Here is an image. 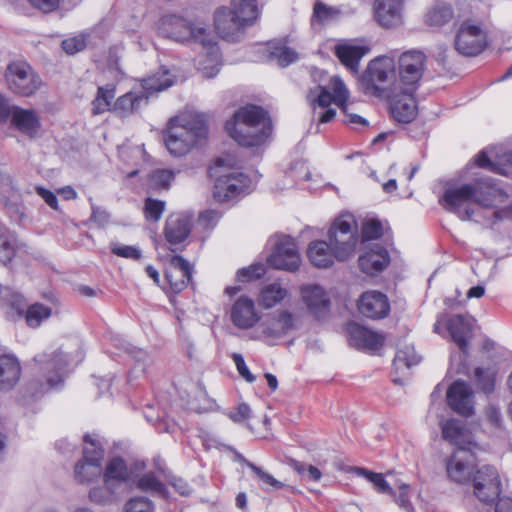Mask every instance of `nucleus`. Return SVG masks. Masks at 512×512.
Masks as SVG:
<instances>
[{"label":"nucleus","instance_id":"f257e3e1","mask_svg":"<svg viewBox=\"0 0 512 512\" xmlns=\"http://www.w3.org/2000/svg\"><path fill=\"white\" fill-rule=\"evenodd\" d=\"M507 198L502 188L492 179L486 178L474 184L447 188L440 203L461 220L481 222L480 218H485L496 224L503 219H512V205L500 207Z\"/></svg>","mask_w":512,"mask_h":512},{"label":"nucleus","instance_id":"f03ea898","mask_svg":"<svg viewBox=\"0 0 512 512\" xmlns=\"http://www.w3.org/2000/svg\"><path fill=\"white\" fill-rule=\"evenodd\" d=\"M159 33L178 42L194 40L201 43L205 58L199 61V69L207 78L216 76L220 71V52L214 37L207 26L200 21H188L180 16L165 15L158 23Z\"/></svg>","mask_w":512,"mask_h":512},{"label":"nucleus","instance_id":"7ed1b4c3","mask_svg":"<svg viewBox=\"0 0 512 512\" xmlns=\"http://www.w3.org/2000/svg\"><path fill=\"white\" fill-rule=\"evenodd\" d=\"M230 137L243 147L263 145L272 133V122L267 112L256 105L239 108L226 122Z\"/></svg>","mask_w":512,"mask_h":512},{"label":"nucleus","instance_id":"20e7f679","mask_svg":"<svg viewBox=\"0 0 512 512\" xmlns=\"http://www.w3.org/2000/svg\"><path fill=\"white\" fill-rule=\"evenodd\" d=\"M207 134L204 117L198 113L186 111L169 120L164 133V142L172 156L182 157L200 144Z\"/></svg>","mask_w":512,"mask_h":512},{"label":"nucleus","instance_id":"39448f33","mask_svg":"<svg viewBox=\"0 0 512 512\" xmlns=\"http://www.w3.org/2000/svg\"><path fill=\"white\" fill-rule=\"evenodd\" d=\"M209 173L215 179L213 196L218 202L232 201L251 190L249 177L237 170H231L223 158H218L214 162Z\"/></svg>","mask_w":512,"mask_h":512},{"label":"nucleus","instance_id":"423d86ee","mask_svg":"<svg viewBox=\"0 0 512 512\" xmlns=\"http://www.w3.org/2000/svg\"><path fill=\"white\" fill-rule=\"evenodd\" d=\"M365 93L378 97H390L396 94L398 83L394 60L381 56L369 62L361 77Z\"/></svg>","mask_w":512,"mask_h":512},{"label":"nucleus","instance_id":"0eeeda50","mask_svg":"<svg viewBox=\"0 0 512 512\" xmlns=\"http://www.w3.org/2000/svg\"><path fill=\"white\" fill-rule=\"evenodd\" d=\"M330 246L335 249L336 260L345 261L350 258L358 243L357 222L352 214L339 215L328 230Z\"/></svg>","mask_w":512,"mask_h":512},{"label":"nucleus","instance_id":"6e6552de","mask_svg":"<svg viewBox=\"0 0 512 512\" xmlns=\"http://www.w3.org/2000/svg\"><path fill=\"white\" fill-rule=\"evenodd\" d=\"M6 80L13 93L24 97L33 95L42 86L39 75L24 61H14L8 65Z\"/></svg>","mask_w":512,"mask_h":512},{"label":"nucleus","instance_id":"1a4fd4ad","mask_svg":"<svg viewBox=\"0 0 512 512\" xmlns=\"http://www.w3.org/2000/svg\"><path fill=\"white\" fill-rule=\"evenodd\" d=\"M104 449L91 436L84 437L83 459L75 466V478L80 483H90L102 474Z\"/></svg>","mask_w":512,"mask_h":512},{"label":"nucleus","instance_id":"9d476101","mask_svg":"<svg viewBox=\"0 0 512 512\" xmlns=\"http://www.w3.org/2000/svg\"><path fill=\"white\" fill-rule=\"evenodd\" d=\"M426 56L423 52L412 50L403 53L399 59L398 88L415 91L425 68Z\"/></svg>","mask_w":512,"mask_h":512},{"label":"nucleus","instance_id":"9b49d317","mask_svg":"<svg viewBox=\"0 0 512 512\" xmlns=\"http://www.w3.org/2000/svg\"><path fill=\"white\" fill-rule=\"evenodd\" d=\"M268 264L278 270L295 272L301 265V257L293 238L280 236L267 258Z\"/></svg>","mask_w":512,"mask_h":512},{"label":"nucleus","instance_id":"f8f14e48","mask_svg":"<svg viewBox=\"0 0 512 512\" xmlns=\"http://www.w3.org/2000/svg\"><path fill=\"white\" fill-rule=\"evenodd\" d=\"M38 361V359H36ZM42 363V370L44 371L46 384H41L39 391L33 392L32 396L47 392L49 389L58 388L64 381L67 373V367L70 363L67 355L62 351L57 350L49 355H45L44 359H39Z\"/></svg>","mask_w":512,"mask_h":512},{"label":"nucleus","instance_id":"ddd939ff","mask_svg":"<svg viewBox=\"0 0 512 512\" xmlns=\"http://www.w3.org/2000/svg\"><path fill=\"white\" fill-rule=\"evenodd\" d=\"M485 46L486 34L479 25L471 21L460 24L455 37V48L460 54L475 56L481 53Z\"/></svg>","mask_w":512,"mask_h":512},{"label":"nucleus","instance_id":"4468645a","mask_svg":"<svg viewBox=\"0 0 512 512\" xmlns=\"http://www.w3.org/2000/svg\"><path fill=\"white\" fill-rule=\"evenodd\" d=\"M471 480L473 481L474 494L484 503H492L499 497L501 482L497 470L490 465H484L475 470Z\"/></svg>","mask_w":512,"mask_h":512},{"label":"nucleus","instance_id":"2eb2a0df","mask_svg":"<svg viewBox=\"0 0 512 512\" xmlns=\"http://www.w3.org/2000/svg\"><path fill=\"white\" fill-rule=\"evenodd\" d=\"M475 456L469 447H461L454 450L446 461L448 478L456 483L471 481L475 472Z\"/></svg>","mask_w":512,"mask_h":512},{"label":"nucleus","instance_id":"dca6fc26","mask_svg":"<svg viewBox=\"0 0 512 512\" xmlns=\"http://www.w3.org/2000/svg\"><path fill=\"white\" fill-rule=\"evenodd\" d=\"M293 328V315L287 311H280L268 316L259 326L256 340L271 342L287 334Z\"/></svg>","mask_w":512,"mask_h":512},{"label":"nucleus","instance_id":"f3484780","mask_svg":"<svg viewBox=\"0 0 512 512\" xmlns=\"http://www.w3.org/2000/svg\"><path fill=\"white\" fill-rule=\"evenodd\" d=\"M214 26L217 34L228 42L239 41L248 27L225 6L215 11Z\"/></svg>","mask_w":512,"mask_h":512},{"label":"nucleus","instance_id":"a211bd4d","mask_svg":"<svg viewBox=\"0 0 512 512\" xmlns=\"http://www.w3.org/2000/svg\"><path fill=\"white\" fill-rule=\"evenodd\" d=\"M447 402L456 413L469 417L474 412V393L463 381H455L447 391Z\"/></svg>","mask_w":512,"mask_h":512},{"label":"nucleus","instance_id":"6ab92c4d","mask_svg":"<svg viewBox=\"0 0 512 512\" xmlns=\"http://www.w3.org/2000/svg\"><path fill=\"white\" fill-rule=\"evenodd\" d=\"M9 119L11 127L29 138L36 137L41 129L40 116L33 109L12 105Z\"/></svg>","mask_w":512,"mask_h":512},{"label":"nucleus","instance_id":"aec40b11","mask_svg":"<svg viewBox=\"0 0 512 512\" xmlns=\"http://www.w3.org/2000/svg\"><path fill=\"white\" fill-rule=\"evenodd\" d=\"M414 91L399 88L391 98V115L399 123H410L417 116V105L413 97Z\"/></svg>","mask_w":512,"mask_h":512},{"label":"nucleus","instance_id":"412c9836","mask_svg":"<svg viewBox=\"0 0 512 512\" xmlns=\"http://www.w3.org/2000/svg\"><path fill=\"white\" fill-rule=\"evenodd\" d=\"M165 276L173 292L184 290L192 277V268L181 256H173L166 268Z\"/></svg>","mask_w":512,"mask_h":512},{"label":"nucleus","instance_id":"4be33fe9","mask_svg":"<svg viewBox=\"0 0 512 512\" xmlns=\"http://www.w3.org/2000/svg\"><path fill=\"white\" fill-rule=\"evenodd\" d=\"M358 309L368 318L380 319L388 315L390 305L385 294L378 291H367L361 295Z\"/></svg>","mask_w":512,"mask_h":512},{"label":"nucleus","instance_id":"5701e85b","mask_svg":"<svg viewBox=\"0 0 512 512\" xmlns=\"http://www.w3.org/2000/svg\"><path fill=\"white\" fill-rule=\"evenodd\" d=\"M301 300L308 312L317 318L328 313L330 299L325 290L319 285H306L301 288Z\"/></svg>","mask_w":512,"mask_h":512},{"label":"nucleus","instance_id":"b1692460","mask_svg":"<svg viewBox=\"0 0 512 512\" xmlns=\"http://www.w3.org/2000/svg\"><path fill=\"white\" fill-rule=\"evenodd\" d=\"M232 323L239 329H250L260 321L254 302L248 297H240L230 312Z\"/></svg>","mask_w":512,"mask_h":512},{"label":"nucleus","instance_id":"393cba45","mask_svg":"<svg viewBox=\"0 0 512 512\" xmlns=\"http://www.w3.org/2000/svg\"><path fill=\"white\" fill-rule=\"evenodd\" d=\"M473 323L472 317L464 315H453L445 322L451 339L464 354L467 351L468 340L472 337Z\"/></svg>","mask_w":512,"mask_h":512},{"label":"nucleus","instance_id":"a878e982","mask_svg":"<svg viewBox=\"0 0 512 512\" xmlns=\"http://www.w3.org/2000/svg\"><path fill=\"white\" fill-rule=\"evenodd\" d=\"M374 15L384 28L397 27L402 23V0H375Z\"/></svg>","mask_w":512,"mask_h":512},{"label":"nucleus","instance_id":"bb28decb","mask_svg":"<svg viewBox=\"0 0 512 512\" xmlns=\"http://www.w3.org/2000/svg\"><path fill=\"white\" fill-rule=\"evenodd\" d=\"M192 227L191 217L185 214H173L166 220L164 235L170 246L183 243L189 236Z\"/></svg>","mask_w":512,"mask_h":512},{"label":"nucleus","instance_id":"cd10ccee","mask_svg":"<svg viewBox=\"0 0 512 512\" xmlns=\"http://www.w3.org/2000/svg\"><path fill=\"white\" fill-rule=\"evenodd\" d=\"M349 343L359 350L375 351L379 349L384 342L383 337L356 323L348 325Z\"/></svg>","mask_w":512,"mask_h":512},{"label":"nucleus","instance_id":"c85d7f7f","mask_svg":"<svg viewBox=\"0 0 512 512\" xmlns=\"http://www.w3.org/2000/svg\"><path fill=\"white\" fill-rule=\"evenodd\" d=\"M388 251L381 245L375 244L369 251L359 257V267L366 274L381 272L389 264Z\"/></svg>","mask_w":512,"mask_h":512},{"label":"nucleus","instance_id":"c756f323","mask_svg":"<svg viewBox=\"0 0 512 512\" xmlns=\"http://www.w3.org/2000/svg\"><path fill=\"white\" fill-rule=\"evenodd\" d=\"M148 103V95L142 90H133L120 96L113 104L112 112L120 117H127L137 112Z\"/></svg>","mask_w":512,"mask_h":512},{"label":"nucleus","instance_id":"7c9ffc66","mask_svg":"<svg viewBox=\"0 0 512 512\" xmlns=\"http://www.w3.org/2000/svg\"><path fill=\"white\" fill-rule=\"evenodd\" d=\"M334 52L346 68L357 73L359 69V62L368 52V48L349 41H344L335 46Z\"/></svg>","mask_w":512,"mask_h":512},{"label":"nucleus","instance_id":"2f4dec72","mask_svg":"<svg viewBox=\"0 0 512 512\" xmlns=\"http://www.w3.org/2000/svg\"><path fill=\"white\" fill-rule=\"evenodd\" d=\"M443 438L452 445L461 447H470L473 444L471 432L465 425L456 419H450L441 426Z\"/></svg>","mask_w":512,"mask_h":512},{"label":"nucleus","instance_id":"473e14b6","mask_svg":"<svg viewBox=\"0 0 512 512\" xmlns=\"http://www.w3.org/2000/svg\"><path fill=\"white\" fill-rule=\"evenodd\" d=\"M21 366L16 357L5 354L0 356V390L9 391L19 382Z\"/></svg>","mask_w":512,"mask_h":512},{"label":"nucleus","instance_id":"72a5a7b5","mask_svg":"<svg viewBox=\"0 0 512 512\" xmlns=\"http://www.w3.org/2000/svg\"><path fill=\"white\" fill-rule=\"evenodd\" d=\"M307 255L310 262L318 268H328L336 259L335 249L329 242L323 240L313 241L309 244Z\"/></svg>","mask_w":512,"mask_h":512},{"label":"nucleus","instance_id":"f704fd0d","mask_svg":"<svg viewBox=\"0 0 512 512\" xmlns=\"http://www.w3.org/2000/svg\"><path fill=\"white\" fill-rule=\"evenodd\" d=\"M228 8L248 27L255 23L260 13L257 0H231Z\"/></svg>","mask_w":512,"mask_h":512},{"label":"nucleus","instance_id":"c9c22d12","mask_svg":"<svg viewBox=\"0 0 512 512\" xmlns=\"http://www.w3.org/2000/svg\"><path fill=\"white\" fill-rule=\"evenodd\" d=\"M21 244L14 232L0 227V262L7 266L16 256Z\"/></svg>","mask_w":512,"mask_h":512},{"label":"nucleus","instance_id":"e433bc0d","mask_svg":"<svg viewBox=\"0 0 512 512\" xmlns=\"http://www.w3.org/2000/svg\"><path fill=\"white\" fill-rule=\"evenodd\" d=\"M475 163L477 166L486 168L492 172L508 175L510 173V167H512V151L503 153L497 162H493L487 156L486 152L482 151L475 157Z\"/></svg>","mask_w":512,"mask_h":512},{"label":"nucleus","instance_id":"4c0bfd02","mask_svg":"<svg viewBox=\"0 0 512 512\" xmlns=\"http://www.w3.org/2000/svg\"><path fill=\"white\" fill-rule=\"evenodd\" d=\"M454 18V12L450 4L437 2L427 11L425 23L431 27H441Z\"/></svg>","mask_w":512,"mask_h":512},{"label":"nucleus","instance_id":"58836bf2","mask_svg":"<svg viewBox=\"0 0 512 512\" xmlns=\"http://www.w3.org/2000/svg\"><path fill=\"white\" fill-rule=\"evenodd\" d=\"M174 84V76L167 69H162L156 74L149 76L142 80V92H145L148 97L154 93L163 91Z\"/></svg>","mask_w":512,"mask_h":512},{"label":"nucleus","instance_id":"ea45409f","mask_svg":"<svg viewBox=\"0 0 512 512\" xmlns=\"http://www.w3.org/2000/svg\"><path fill=\"white\" fill-rule=\"evenodd\" d=\"M128 479V470L123 459L115 457L111 459L103 473V480L107 485H113L116 488Z\"/></svg>","mask_w":512,"mask_h":512},{"label":"nucleus","instance_id":"a19ab883","mask_svg":"<svg viewBox=\"0 0 512 512\" xmlns=\"http://www.w3.org/2000/svg\"><path fill=\"white\" fill-rule=\"evenodd\" d=\"M288 295V290L280 283H271L262 288L258 301L266 309L276 306Z\"/></svg>","mask_w":512,"mask_h":512},{"label":"nucleus","instance_id":"79ce46f5","mask_svg":"<svg viewBox=\"0 0 512 512\" xmlns=\"http://www.w3.org/2000/svg\"><path fill=\"white\" fill-rule=\"evenodd\" d=\"M352 471L372 483L377 492L393 495L392 488L381 473H375L361 467H354Z\"/></svg>","mask_w":512,"mask_h":512},{"label":"nucleus","instance_id":"37998d69","mask_svg":"<svg viewBox=\"0 0 512 512\" xmlns=\"http://www.w3.org/2000/svg\"><path fill=\"white\" fill-rule=\"evenodd\" d=\"M103 482H105L103 480ZM118 495V488L103 483L102 486L94 487L89 491V498L93 503L104 505L111 503Z\"/></svg>","mask_w":512,"mask_h":512},{"label":"nucleus","instance_id":"c03bdc74","mask_svg":"<svg viewBox=\"0 0 512 512\" xmlns=\"http://www.w3.org/2000/svg\"><path fill=\"white\" fill-rule=\"evenodd\" d=\"M51 308L40 303L29 306L25 312V320L29 327L36 328L42 321L51 316Z\"/></svg>","mask_w":512,"mask_h":512},{"label":"nucleus","instance_id":"a18cd8bd","mask_svg":"<svg viewBox=\"0 0 512 512\" xmlns=\"http://www.w3.org/2000/svg\"><path fill=\"white\" fill-rule=\"evenodd\" d=\"M329 89L333 92V102L341 109V111H347L349 91L342 79L338 76L332 77Z\"/></svg>","mask_w":512,"mask_h":512},{"label":"nucleus","instance_id":"49530a36","mask_svg":"<svg viewBox=\"0 0 512 512\" xmlns=\"http://www.w3.org/2000/svg\"><path fill=\"white\" fill-rule=\"evenodd\" d=\"M135 486L144 492L164 493L165 487L153 472H147L134 480Z\"/></svg>","mask_w":512,"mask_h":512},{"label":"nucleus","instance_id":"de8ad7c7","mask_svg":"<svg viewBox=\"0 0 512 512\" xmlns=\"http://www.w3.org/2000/svg\"><path fill=\"white\" fill-rule=\"evenodd\" d=\"M421 360V357L416 353L412 345H404L397 351L394 359V366L399 369L402 366L410 368L411 366L417 365Z\"/></svg>","mask_w":512,"mask_h":512},{"label":"nucleus","instance_id":"09e8293b","mask_svg":"<svg viewBox=\"0 0 512 512\" xmlns=\"http://www.w3.org/2000/svg\"><path fill=\"white\" fill-rule=\"evenodd\" d=\"M340 15V11L334 7H329L322 2H316L314 5L312 24L319 23L320 25L327 24Z\"/></svg>","mask_w":512,"mask_h":512},{"label":"nucleus","instance_id":"8fccbe9b","mask_svg":"<svg viewBox=\"0 0 512 512\" xmlns=\"http://www.w3.org/2000/svg\"><path fill=\"white\" fill-rule=\"evenodd\" d=\"M496 371L493 368L477 367L474 371L476 383L480 390L491 393L495 386Z\"/></svg>","mask_w":512,"mask_h":512},{"label":"nucleus","instance_id":"3c124183","mask_svg":"<svg viewBox=\"0 0 512 512\" xmlns=\"http://www.w3.org/2000/svg\"><path fill=\"white\" fill-rule=\"evenodd\" d=\"M176 172L169 169H156L149 175V186L153 189L168 188Z\"/></svg>","mask_w":512,"mask_h":512},{"label":"nucleus","instance_id":"603ef678","mask_svg":"<svg viewBox=\"0 0 512 512\" xmlns=\"http://www.w3.org/2000/svg\"><path fill=\"white\" fill-rule=\"evenodd\" d=\"M122 512H155V504L145 496H134L126 501Z\"/></svg>","mask_w":512,"mask_h":512},{"label":"nucleus","instance_id":"864d4df0","mask_svg":"<svg viewBox=\"0 0 512 512\" xmlns=\"http://www.w3.org/2000/svg\"><path fill=\"white\" fill-rule=\"evenodd\" d=\"M270 57L272 60H275L280 67H287L298 59V54L289 47L278 46L270 52Z\"/></svg>","mask_w":512,"mask_h":512},{"label":"nucleus","instance_id":"5fc2aeb1","mask_svg":"<svg viewBox=\"0 0 512 512\" xmlns=\"http://www.w3.org/2000/svg\"><path fill=\"white\" fill-rule=\"evenodd\" d=\"M307 97L314 108L316 104L320 108H326L333 102L332 94L323 86H317L315 89L310 90Z\"/></svg>","mask_w":512,"mask_h":512},{"label":"nucleus","instance_id":"6e6d98bb","mask_svg":"<svg viewBox=\"0 0 512 512\" xmlns=\"http://www.w3.org/2000/svg\"><path fill=\"white\" fill-rule=\"evenodd\" d=\"M88 37V34L81 33L73 37L67 38L62 41V48L69 55L78 53L85 49Z\"/></svg>","mask_w":512,"mask_h":512},{"label":"nucleus","instance_id":"4d7b16f0","mask_svg":"<svg viewBox=\"0 0 512 512\" xmlns=\"http://www.w3.org/2000/svg\"><path fill=\"white\" fill-rule=\"evenodd\" d=\"M245 461V465L251 469V471L255 474V476L266 486L271 487L273 489H281L284 487V484L277 479H275L271 474L265 472L262 468L256 466L252 462H249L247 459H243Z\"/></svg>","mask_w":512,"mask_h":512},{"label":"nucleus","instance_id":"13d9d810","mask_svg":"<svg viewBox=\"0 0 512 512\" xmlns=\"http://www.w3.org/2000/svg\"><path fill=\"white\" fill-rule=\"evenodd\" d=\"M110 249L118 257L139 260L142 256L141 250L137 246L124 245L118 242H112Z\"/></svg>","mask_w":512,"mask_h":512},{"label":"nucleus","instance_id":"bf43d9fd","mask_svg":"<svg viewBox=\"0 0 512 512\" xmlns=\"http://www.w3.org/2000/svg\"><path fill=\"white\" fill-rule=\"evenodd\" d=\"M164 208L165 202L147 198L144 205V213L146 219L155 222L158 221L164 212Z\"/></svg>","mask_w":512,"mask_h":512},{"label":"nucleus","instance_id":"052dcab7","mask_svg":"<svg viewBox=\"0 0 512 512\" xmlns=\"http://www.w3.org/2000/svg\"><path fill=\"white\" fill-rule=\"evenodd\" d=\"M383 228L379 220L370 219L366 221L362 226V238L363 240H374L382 236Z\"/></svg>","mask_w":512,"mask_h":512},{"label":"nucleus","instance_id":"680f3d73","mask_svg":"<svg viewBox=\"0 0 512 512\" xmlns=\"http://www.w3.org/2000/svg\"><path fill=\"white\" fill-rule=\"evenodd\" d=\"M265 274V267L262 264H253L247 268L238 270L237 278L241 282H248L258 279Z\"/></svg>","mask_w":512,"mask_h":512},{"label":"nucleus","instance_id":"e2e57ef3","mask_svg":"<svg viewBox=\"0 0 512 512\" xmlns=\"http://www.w3.org/2000/svg\"><path fill=\"white\" fill-rule=\"evenodd\" d=\"M232 359L235 363L238 373L249 383L254 382L255 376L249 371L244 358L239 353H233Z\"/></svg>","mask_w":512,"mask_h":512},{"label":"nucleus","instance_id":"0e129e2a","mask_svg":"<svg viewBox=\"0 0 512 512\" xmlns=\"http://www.w3.org/2000/svg\"><path fill=\"white\" fill-rule=\"evenodd\" d=\"M409 486L407 484H401L399 486V495L396 498V502L400 508L406 512H415L411 502L408 499Z\"/></svg>","mask_w":512,"mask_h":512},{"label":"nucleus","instance_id":"69168bd1","mask_svg":"<svg viewBox=\"0 0 512 512\" xmlns=\"http://www.w3.org/2000/svg\"><path fill=\"white\" fill-rule=\"evenodd\" d=\"M35 189L37 194L47 203V205H49L54 210L58 209V200L52 191L41 186H38Z\"/></svg>","mask_w":512,"mask_h":512},{"label":"nucleus","instance_id":"338daca9","mask_svg":"<svg viewBox=\"0 0 512 512\" xmlns=\"http://www.w3.org/2000/svg\"><path fill=\"white\" fill-rule=\"evenodd\" d=\"M220 218V214L215 210H206L199 216L200 223L206 227H213Z\"/></svg>","mask_w":512,"mask_h":512},{"label":"nucleus","instance_id":"774afa93","mask_svg":"<svg viewBox=\"0 0 512 512\" xmlns=\"http://www.w3.org/2000/svg\"><path fill=\"white\" fill-rule=\"evenodd\" d=\"M292 176L296 179H304L309 180L311 174L308 170V167L304 161H298L291 168Z\"/></svg>","mask_w":512,"mask_h":512}]
</instances>
